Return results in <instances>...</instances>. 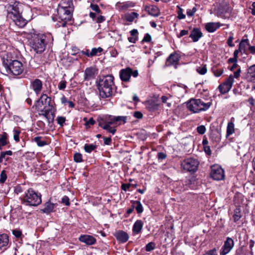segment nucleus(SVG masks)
Here are the masks:
<instances>
[{
  "label": "nucleus",
  "mask_w": 255,
  "mask_h": 255,
  "mask_svg": "<svg viewBox=\"0 0 255 255\" xmlns=\"http://www.w3.org/2000/svg\"><path fill=\"white\" fill-rule=\"evenodd\" d=\"M74 5L72 0H61L57 8L58 22L57 27H65L67 25L71 24Z\"/></svg>",
  "instance_id": "1"
},
{
  "label": "nucleus",
  "mask_w": 255,
  "mask_h": 255,
  "mask_svg": "<svg viewBox=\"0 0 255 255\" xmlns=\"http://www.w3.org/2000/svg\"><path fill=\"white\" fill-rule=\"evenodd\" d=\"M96 84L100 96L102 98H110L114 95L116 86L113 75L100 76L96 80Z\"/></svg>",
  "instance_id": "2"
},
{
  "label": "nucleus",
  "mask_w": 255,
  "mask_h": 255,
  "mask_svg": "<svg viewBox=\"0 0 255 255\" xmlns=\"http://www.w3.org/2000/svg\"><path fill=\"white\" fill-rule=\"evenodd\" d=\"M211 105V100L200 99H192L187 103L188 109L194 113H199L202 111H207Z\"/></svg>",
  "instance_id": "3"
},
{
  "label": "nucleus",
  "mask_w": 255,
  "mask_h": 255,
  "mask_svg": "<svg viewBox=\"0 0 255 255\" xmlns=\"http://www.w3.org/2000/svg\"><path fill=\"white\" fill-rule=\"evenodd\" d=\"M30 47L36 53H41L45 49V36L41 34H33L29 40Z\"/></svg>",
  "instance_id": "4"
},
{
  "label": "nucleus",
  "mask_w": 255,
  "mask_h": 255,
  "mask_svg": "<svg viewBox=\"0 0 255 255\" xmlns=\"http://www.w3.org/2000/svg\"><path fill=\"white\" fill-rule=\"evenodd\" d=\"M3 64L6 72L14 75H20L24 68L22 62L17 60H4Z\"/></svg>",
  "instance_id": "5"
},
{
  "label": "nucleus",
  "mask_w": 255,
  "mask_h": 255,
  "mask_svg": "<svg viewBox=\"0 0 255 255\" xmlns=\"http://www.w3.org/2000/svg\"><path fill=\"white\" fill-rule=\"evenodd\" d=\"M22 201L26 205L37 206L41 203V194H38L33 189L30 188L25 193Z\"/></svg>",
  "instance_id": "6"
},
{
  "label": "nucleus",
  "mask_w": 255,
  "mask_h": 255,
  "mask_svg": "<svg viewBox=\"0 0 255 255\" xmlns=\"http://www.w3.org/2000/svg\"><path fill=\"white\" fill-rule=\"evenodd\" d=\"M210 176L215 180H221L224 179V171L221 166L215 164L211 167Z\"/></svg>",
  "instance_id": "7"
},
{
  "label": "nucleus",
  "mask_w": 255,
  "mask_h": 255,
  "mask_svg": "<svg viewBox=\"0 0 255 255\" xmlns=\"http://www.w3.org/2000/svg\"><path fill=\"white\" fill-rule=\"evenodd\" d=\"M36 108L40 112L39 115L43 116L47 120L48 123L53 121L54 117L53 112V107H44L42 108L41 106H37Z\"/></svg>",
  "instance_id": "8"
},
{
  "label": "nucleus",
  "mask_w": 255,
  "mask_h": 255,
  "mask_svg": "<svg viewBox=\"0 0 255 255\" xmlns=\"http://www.w3.org/2000/svg\"><path fill=\"white\" fill-rule=\"evenodd\" d=\"M199 162L198 160H182L181 165L183 169L189 172L196 171Z\"/></svg>",
  "instance_id": "9"
},
{
  "label": "nucleus",
  "mask_w": 255,
  "mask_h": 255,
  "mask_svg": "<svg viewBox=\"0 0 255 255\" xmlns=\"http://www.w3.org/2000/svg\"><path fill=\"white\" fill-rule=\"evenodd\" d=\"M234 82V77L232 75H230L224 82L221 83L218 86L220 92L222 94H225L228 92L231 89Z\"/></svg>",
  "instance_id": "10"
},
{
  "label": "nucleus",
  "mask_w": 255,
  "mask_h": 255,
  "mask_svg": "<svg viewBox=\"0 0 255 255\" xmlns=\"http://www.w3.org/2000/svg\"><path fill=\"white\" fill-rule=\"evenodd\" d=\"M234 241L231 238L228 237L224 243V245L222 249L221 255H225L230 252L234 246Z\"/></svg>",
  "instance_id": "11"
},
{
  "label": "nucleus",
  "mask_w": 255,
  "mask_h": 255,
  "mask_svg": "<svg viewBox=\"0 0 255 255\" xmlns=\"http://www.w3.org/2000/svg\"><path fill=\"white\" fill-rule=\"evenodd\" d=\"M40 104L44 105V107H53L51 98L46 94H43L40 98L37 101V106H41Z\"/></svg>",
  "instance_id": "12"
},
{
  "label": "nucleus",
  "mask_w": 255,
  "mask_h": 255,
  "mask_svg": "<svg viewBox=\"0 0 255 255\" xmlns=\"http://www.w3.org/2000/svg\"><path fill=\"white\" fill-rule=\"evenodd\" d=\"M131 72L132 69L129 67L122 69L120 72L121 80L124 82L128 81L131 76Z\"/></svg>",
  "instance_id": "13"
},
{
  "label": "nucleus",
  "mask_w": 255,
  "mask_h": 255,
  "mask_svg": "<svg viewBox=\"0 0 255 255\" xmlns=\"http://www.w3.org/2000/svg\"><path fill=\"white\" fill-rule=\"evenodd\" d=\"M99 122H103L104 124L114 127H116L117 125L116 121H115V116L111 115L103 117L98 120Z\"/></svg>",
  "instance_id": "14"
},
{
  "label": "nucleus",
  "mask_w": 255,
  "mask_h": 255,
  "mask_svg": "<svg viewBox=\"0 0 255 255\" xmlns=\"http://www.w3.org/2000/svg\"><path fill=\"white\" fill-rule=\"evenodd\" d=\"M117 240L121 243H126L128 240V234L123 231H118L115 234Z\"/></svg>",
  "instance_id": "15"
},
{
  "label": "nucleus",
  "mask_w": 255,
  "mask_h": 255,
  "mask_svg": "<svg viewBox=\"0 0 255 255\" xmlns=\"http://www.w3.org/2000/svg\"><path fill=\"white\" fill-rule=\"evenodd\" d=\"M203 36L201 30L198 28H194L191 31L189 37L194 42H197L199 39Z\"/></svg>",
  "instance_id": "16"
},
{
  "label": "nucleus",
  "mask_w": 255,
  "mask_h": 255,
  "mask_svg": "<svg viewBox=\"0 0 255 255\" xmlns=\"http://www.w3.org/2000/svg\"><path fill=\"white\" fill-rule=\"evenodd\" d=\"M31 87L35 93L38 94L41 91L42 83L39 79H36L31 82Z\"/></svg>",
  "instance_id": "17"
},
{
  "label": "nucleus",
  "mask_w": 255,
  "mask_h": 255,
  "mask_svg": "<svg viewBox=\"0 0 255 255\" xmlns=\"http://www.w3.org/2000/svg\"><path fill=\"white\" fill-rule=\"evenodd\" d=\"M179 55L176 53H172L170 55L166 60V64L170 65H176L180 60Z\"/></svg>",
  "instance_id": "18"
},
{
  "label": "nucleus",
  "mask_w": 255,
  "mask_h": 255,
  "mask_svg": "<svg viewBox=\"0 0 255 255\" xmlns=\"http://www.w3.org/2000/svg\"><path fill=\"white\" fill-rule=\"evenodd\" d=\"M79 240L88 245H94L96 241L93 236L90 235L81 236Z\"/></svg>",
  "instance_id": "19"
},
{
  "label": "nucleus",
  "mask_w": 255,
  "mask_h": 255,
  "mask_svg": "<svg viewBox=\"0 0 255 255\" xmlns=\"http://www.w3.org/2000/svg\"><path fill=\"white\" fill-rule=\"evenodd\" d=\"M221 26L219 22H208L205 25V29L209 32H214Z\"/></svg>",
  "instance_id": "20"
},
{
  "label": "nucleus",
  "mask_w": 255,
  "mask_h": 255,
  "mask_svg": "<svg viewBox=\"0 0 255 255\" xmlns=\"http://www.w3.org/2000/svg\"><path fill=\"white\" fill-rule=\"evenodd\" d=\"M15 24L20 27H24L27 23V21L23 18L20 14L12 19Z\"/></svg>",
  "instance_id": "21"
},
{
  "label": "nucleus",
  "mask_w": 255,
  "mask_h": 255,
  "mask_svg": "<svg viewBox=\"0 0 255 255\" xmlns=\"http://www.w3.org/2000/svg\"><path fill=\"white\" fill-rule=\"evenodd\" d=\"M143 225V223L141 220H137L133 225L132 232L136 234H139L142 229Z\"/></svg>",
  "instance_id": "22"
},
{
  "label": "nucleus",
  "mask_w": 255,
  "mask_h": 255,
  "mask_svg": "<svg viewBox=\"0 0 255 255\" xmlns=\"http://www.w3.org/2000/svg\"><path fill=\"white\" fill-rule=\"evenodd\" d=\"M247 78L249 81L255 82V65H252L249 68Z\"/></svg>",
  "instance_id": "23"
},
{
  "label": "nucleus",
  "mask_w": 255,
  "mask_h": 255,
  "mask_svg": "<svg viewBox=\"0 0 255 255\" xmlns=\"http://www.w3.org/2000/svg\"><path fill=\"white\" fill-rule=\"evenodd\" d=\"M98 125L99 127L107 130L109 132L111 133L112 134H114L116 131L115 127H112L111 126L104 124L103 122H99Z\"/></svg>",
  "instance_id": "24"
},
{
  "label": "nucleus",
  "mask_w": 255,
  "mask_h": 255,
  "mask_svg": "<svg viewBox=\"0 0 255 255\" xmlns=\"http://www.w3.org/2000/svg\"><path fill=\"white\" fill-rule=\"evenodd\" d=\"M20 14L19 13L18 8L16 6H12L11 11H8L7 17L11 18V19L16 17L18 15Z\"/></svg>",
  "instance_id": "25"
},
{
  "label": "nucleus",
  "mask_w": 255,
  "mask_h": 255,
  "mask_svg": "<svg viewBox=\"0 0 255 255\" xmlns=\"http://www.w3.org/2000/svg\"><path fill=\"white\" fill-rule=\"evenodd\" d=\"M95 76V69L93 68L90 67L86 69L85 71V79L89 80L93 79Z\"/></svg>",
  "instance_id": "26"
},
{
  "label": "nucleus",
  "mask_w": 255,
  "mask_h": 255,
  "mask_svg": "<svg viewBox=\"0 0 255 255\" xmlns=\"http://www.w3.org/2000/svg\"><path fill=\"white\" fill-rule=\"evenodd\" d=\"M148 13L153 16H157L159 15V10L156 6L151 5L148 8Z\"/></svg>",
  "instance_id": "27"
},
{
  "label": "nucleus",
  "mask_w": 255,
  "mask_h": 255,
  "mask_svg": "<svg viewBox=\"0 0 255 255\" xmlns=\"http://www.w3.org/2000/svg\"><path fill=\"white\" fill-rule=\"evenodd\" d=\"M131 37H128V40L129 42L134 43L136 42L138 39L137 34L138 31L137 29H133L130 31Z\"/></svg>",
  "instance_id": "28"
},
{
  "label": "nucleus",
  "mask_w": 255,
  "mask_h": 255,
  "mask_svg": "<svg viewBox=\"0 0 255 255\" xmlns=\"http://www.w3.org/2000/svg\"><path fill=\"white\" fill-rule=\"evenodd\" d=\"M55 207V204L49 202L45 203L44 207L42 209L43 213H49L53 211Z\"/></svg>",
  "instance_id": "29"
},
{
  "label": "nucleus",
  "mask_w": 255,
  "mask_h": 255,
  "mask_svg": "<svg viewBox=\"0 0 255 255\" xmlns=\"http://www.w3.org/2000/svg\"><path fill=\"white\" fill-rule=\"evenodd\" d=\"M8 237L6 234L0 235V249L6 246L8 243Z\"/></svg>",
  "instance_id": "30"
},
{
  "label": "nucleus",
  "mask_w": 255,
  "mask_h": 255,
  "mask_svg": "<svg viewBox=\"0 0 255 255\" xmlns=\"http://www.w3.org/2000/svg\"><path fill=\"white\" fill-rule=\"evenodd\" d=\"M131 202L132 204L133 207L135 209L138 214H140L143 212V207L140 201H131Z\"/></svg>",
  "instance_id": "31"
},
{
  "label": "nucleus",
  "mask_w": 255,
  "mask_h": 255,
  "mask_svg": "<svg viewBox=\"0 0 255 255\" xmlns=\"http://www.w3.org/2000/svg\"><path fill=\"white\" fill-rule=\"evenodd\" d=\"M7 133L4 132L2 134L0 135V149L3 146L7 144L8 141L7 139Z\"/></svg>",
  "instance_id": "32"
},
{
  "label": "nucleus",
  "mask_w": 255,
  "mask_h": 255,
  "mask_svg": "<svg viewBox=\"0 0 255 255\" xmlns=\"http://www.w3.org/2000/svg\"><path fill=\"white\" fill-rule=\"evenodd\" d=\"M33 141H35L38 146L42 147L47 144V141L42 139L41 136H36L34 138Z\"/></svg>",
  "instance_id": "33"
},
{
  "label": "nucleus",
  "mask_w": 255,
  "mask_h": 255,
  "mask_svg": "<svg viewBox=\"0 0 255 255\" xmlns=\"http://www.w3.org/2000/svg\"><path fill=\"white\" fill-rule=\"evenodd\" d=\"M247 45H249V42L248 39L241 40L239 44V49L241 52H245Z\"/></svg>",
  "instance_id": "34"
},
{
  "label": "nucleus",
  "mask_w": 255,
  "mask_h": 255,
  "mask_svg": "<svg viewBox=\"0 0 255 255\" xmlns=\"http://www.w3.org/2000/svg\"><path fill=\"white\" fill-rule=\"evenodd\" d=\"M235 132L234 124L233 122H229L227 128V136L232 134Z\"/></svg>",
  "instance_id": "35"
},
{
  "label": "nucleus",
  "mask_w": 255,
  "mask_h": 255,
  "mask_svg": "<svg viewBox=\"0 0 255 255\" xmlns=\"http://www.w3.org/2000/svg\"><path fill=\"white\" fill-rule=\"evenodd\" d=\"M103 51V49L102 48L99 47L98 48H93L91 50V56L92 57L96 56H99L101 54L102 52Z\"/></svg>",
  "instance_id": "36"
},
{
  "label": "nucleus",
  "mask_w": 255,
  "mask_h": 255,
  "mask_svg": "<svg viewBox=\"0 0 255 255\" xmlns=\"http://www.w3.org/2000/svg\"><path fill=\"white\" fill-rule=\"evenodd\" d=\"M97 147V145L93 144H85L84 147V150L86 152L90 153L92 151L94 150Z\"/></svg>",
  "instance_id": "37"
},
{
  "label": "nucleus",
  "mask_w": 255,
  "mask_h": 255,
  "mask_svg": "<svg viewBox=\"0 0 255 255\" xmlns=\"http://www.w3.org/2000/svg\"><path fill=\"white\" fill-rule=\"evenodd\" d=\"M197 72L200 75H204L207 72V69L206 65H202L197 67L196 69Z\"/></svg>",
  "instance_id": "38"
},
{
  "label": "nucleus",
  "mask_w": 255,
  "mask_h": 255,
  "mask_svg": "<svg viewBox=\"0 0 255 255\" xmlns=\"http://www.w3.org/2000/svg\"><path fill=\"white\" fill-rule=\"evenodd\" d=\"M138 14L136 12H131V13L128 14L126 15V19L127 21L131 22L134 20L135 18H137Z\"/></svg>",
  "instance_id": "39"
},
{
  "label": "nucleus",
  "mask_w": 255,
  "mask_h": 255,
  "mask_svg": "<svg viewBox=\"0 0 255 255\" xmlns=\"http://www.w3.org/2000/svg\"><path fill=\"white\" fill-rule=\"evenodd\" d=\"M13 139L15 141L18 142L19 141V134L20 131L16 128H14L13 130Z\"/></svg>",
  "instance_id": "40"
},
{
  "label": "nucleus",
  "mask_w": 255,
  "mask_h": 255,
  "mask_svg": "<svg viewBox=\"0 0 255 255\" xmlns=\"http://www.w3.org/2000/svg\"><path fill=\"white\" fill-rule=\"evenodd\" d=\"M127 119V117L126 116L115 117V121H116L117 125H118L119 122L120 123L119 124V125L121 124V122H123V124H125L126 122Z\"/></svg>",
  "instance_id": "41"
},
{
  "label": "nucleus",
  "mask_w": 255,
  "mask_h": 255,
  "mask_svg": "<svg viewBox=\"0 0 255 255\" xmlns=\"http://www.w3.org/2000/svg\"><path fill=\"white\" fill-rule=\"evenodd\" d=\"M155 248V244L153 242L148 243L145 246V250L147 252H150L153 250Z\"/></svg>",
  "instance_id": "42"
},
{
  "label": "nucleus",
  "mask_w": 255,
  "mask_h": 255,
  "mask_svg": "<svg viewBox=\"0 0 255 255\" xmlns=\"http://www.w3.org/2000/svg\"><path fill=\"white\" fill-rule=\"evenodd\" d=\"M177 7L178 8V10L177 12L178 18L179 19H184L185 18V15L183 13V9L179 6H177Z\"/></svg>",
  "instance_id": "43"
},
{
  "label": "nucleus",
  "mask_w": 255,
  "mask_h": 255,
  "mask_svg": "<svg viewBox=\"0 0 255 255\" xmlns=\"http://www.w3.org/2000/svg\"><path fill=\"white\" fill-rule=\"evenodd\" d=\"M224 72V70L222 69H216L213 70V73L216 77H219L221 76Z\"/></svg>",
  "instance_id": "44"
},
{
  "label": "nucleus",
  "mask_w": 255,
  "mask_h": 255,
  "mask_svg": "<svg viewBox=\"0 0 255 255\" xmlns=\"http://www.w3.org/2000/svg\"><path fill=\"white\" fill-rule=\"evenodd\" d=\"M7 178V176L5 174V172L4 170H2L0 173V182L1 183H4Z\"/></svg>",
  "instance_id": "45"
},
{
  "label": "nucleus",
  "mask_w": 255,
  "mask_h": 255,
  "mask_svg": "<svg viewBox=\"0 0 255 255\" xmlns=\"http://www.w3.org/2000/svg\"><path fill=\"white\" fill-rule=\"evenodd\" d=\"M12 152L11 150H7L6 151L1 152L0 155V159H2L5 158V155H11Z\"/></svg>",
  "instance_id": "46"
},
{
  "label": "nucleus",
  "mask_w": 255,
  "mask_h": 255,
  "mask_svg": "<svg viewBox=\"0 0 255 255\" xmlns=\"http://www.w3.org/2000/svg\"><path fill=\"white\" fill-rule=\"evenodd\" d=\"M197 130L199 133L203 134L206 132V128L204 126L201 125L197 127Z\"/></svg>",
  "instance_id": "47"
},
{
  "label": "nucleus",
  "mask_w": 255,
  "mask_h": 255,
  "mask_svg": "<svg viewBox=\"0 0 255 255\" xmlns=\"http://www.w3.org/2000/svg\"><path fill=\"white\" fill-rule=\"evenodd\" d=\"M66 121L65 118L64 117H58L57 118V123L60 126H63Z\"/></svg>",
  "instance_id": "48"
},
{
  "label": "nucleus",
  "mask_w": 255,
  "mask_h": 255,
  "mask_svg": "<svg viewBox=\"0 0 255 255\" xmlns=\"http://www.w3.org/2000/svg\"><path fill=\"white\" fill-rule=\"evenodd\" d=\"M38 163L36 164L35 169H43L45 170L47 168L46 167L41 163V160H37Z\"/></svg>",
  "instance_id": "49"
},
{
  "label": "nucleus",
  "mask_w": 255,
  "mask_h": 255,
  "mask_svg": "<svg viewBox=\"0 0 255 255\" xmlns=\"http://www.w3.org/2000/svg\"><path fill=\"white\" fill-rule=\"evenodd\" d=\"M66 81L65 80L61 81L58 85V88L59 90H64L66 87Z\"/></svg>",
  "instance_id": "50"
},
{
  "label": "nucleus",
  "mask_w": 255,
  "mask_h": 255,
  "mask_svg": "<svg viewBox=\"0 0 255 255\" xmlns=\"http://www.w3.org/2000/svg\"><path fill=\"white\" fill-rule=\"evenodd\" d=\"M90 7L93 10L95 11L98 13H101V10L97 4H91Z\"/></svg>",
  "instance_id": "51"
},
{
  "label": "nucleus",
  "mask_w": 255,
  "mask_h": 255,
  "mask_svg": "<svg viewBox=\"0 0 255 255\" xmlns=\"http://www.w3.org/2000/svg\"><path fill=\"white\" fill-rule=\"evenodd\" d=\"M61 202L66 206L70 205L69 199L66 196H64V197H62Z\"/></svg>",
  "instance_id": "52"
},
{
  "label": "nucleus",
  "mask_w": 255,
  "mask_h": 255,
  "mask_svg": "<svg viewBox=\"0 0 255 255\" xmlns=\"http://www.w3.org/2000/svg\"><path fill=\"white\" fill-rule=\"evenodd\" d=\"M72 51L73 52V53H72V55H75L78 54L79 56H81V52L82 50H80L77 47H73L72 49Z\"/></svg>",
  "instance_id": "53"
},
{
  "label": "nucleus",
  "mask_w": 255,
  "mask_h": 255,
  "mask_svg": "<svg viewBox=\"0 0 255 255\" xmlns=\"http://www.w3.org/2000/svg\"><path fill=\"white\" fill-rule=\"evenodd\" d=\"M133 116H134V117H135V118L138 119H142L143 117L142 114L140 112H139V111H136V112H134Z\"/></svg>",
  "instance_id": "54"
},
{
  "label": "nucleus",
  "mask_w": 255,
  "mask_h": 255,
  "mask_svg": "<svg viewBox=\"0 0 255 255\" xmlns=\"http://www.w3.org/2000/svg\"><path fill=\"white\" fill-rule=\"evenodd\" d=\"M151 40V37L150 35L148 33H146L144 36L143 39H142V42H150Z\"/></svg>",
  "instance_id": "55"
},
{
  "label": "nucleus",
  "mask_w": 255,
  "mask_h": 255,
  "mask_svg": "<svg viewBox=\"0 0 255 255\" xmlns=\"http://www.w3.org/2000/svg\"><path fill=\"white\" fill-rule=\"evenodd\" d=\"M81 53V56L82 55H85L88 57H92V56L90 55L92 54L91 51H90V50L88 49H87L86 51L82 50Z\"/></svg>",
  "instance_id": "56"
},
{
  "label": "nucleus",
  "mask_w": 255,
  "mask_h": 255,
  "mask_svg": "<svg viewBox=\"0 0 255 255\" xmlns=\"http://www.w3.org/2000/svg\"><path fill=\"white\" fill-rule=\"evenodd\" d=\"M12 234L14 235L16 238H19L21 235V231L17 230H12Z\"/></svg>",
  "instance_id": "57"
},
{
  "label": "nucleus",
  "mask_w": 255,
  "mask_h": 255,
  "mask_svg": "<svg viewBox=\"0 0 255 255\" xmlns=\"http://www.w3.org/2000/svg\"><path fill=\"white\" fill-rule=\"evenodd\" d=\"M105 20V17L103 16L100 15L96 19V21L97 23H101Z\"/></svg>",
  "instance_id": "58"
},
{
  "label": "nucleus",
  "mask_w": 255,
  "mask_h": 255,
  "mask_svg": "<svg viewBox=\"0 0 255 255\" xmlns=\"http://www.w3.org/2000/svg\"><path fill=\"white\" fill-rule=\"evenodd\" d=\"M233 37L232 36H230L228 39L227 43L230 47H233L234 44L233 43Z\"/></svg>",
  "instance_id": "59"
},
{
  "label": "nucleus",
  "mask_w": 255,
  "mask_h": 255,
  "mask_svg": "<svg viewBox=\"0 0 255 255\" xmlns=\"http://www.w3.org/2000/svg\"><path fill=\"white\" fill-rule=\"evenodd\" d=\"M103 138L104 140V143L105 144H106V145L110 144V143H111V141H112V139L110 137H104Z\"/></svg>",
  "instance_id": "60"
},
{
  "label": "nucleus",
  "mask_w": 255,
  "mask_h": 255,
  "mask_svg": "<svg viewBox=\"0 0 255 255\" xmlns=\"http://www.w3.org/2000/svg\"><path fill=\"white\" fill-rule=\"evenodd\" d=\"M204 255H217V252L215 249H213L210 251H209L208 252L206 253Z\"/></svg>",
  "instance_id": "61"
},
{
  "label": "nucleus",
  "mask_w": 255,
  "mask_h": 255,
  "mask_svg": "<svg viewBox=\"0 0 255 255\" xmlns=\"http://www.w3.org/2000/svg\"><path fill=\"white\" fill-rule=\"evenodd\" d=\"M157 157L159 159H163L166 157V155L163 152H159L158 153Z\"/></svg>",
  "instance_id": "62"
},
{
  "label": "nucleus",
  "mask_w": 255,
  "mask_h": 255,
  "mask_svg": "<svg viewBox=\"0 0 255 255\" xmlns=\"http://www.w3.org/2000/svg\"><path fill=\"white\" fill-rule=\"evenodd\" d=\"M131 185V184H123L122 185V189L126 191Z\"/></svg>",
  "instance_id": "63"
},
{
  "label": "nucleus",
  "mask_w": 255,
  "mask_h": 255,
  "mask_svg": "<svg viewBox=\"0 0 255 255\" xmlns=\"http://www.w3.org/2000/svg\"><path fill=\"white\" fill-rule=\"evenodd\" d=\"M188 33V31L186 30H181L179 35L178 36V38H180Z\"/></svg>",
  "instance_id": "64"
}]
</instances>
